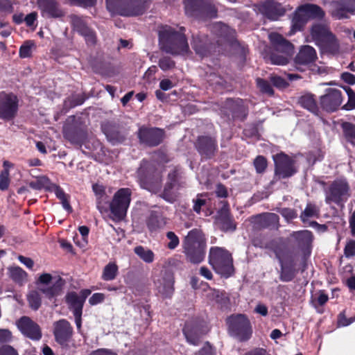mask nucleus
Instances as JSON below:
<instances>
[{
  "mask_svg": "<svg viewBox=\"0 0 355 355\" xmlns=\"http://www.w3.org/2000/svg\"><path fill=\"white\" fill-rule=\"evenodd\" d=\"M166 237L170 241L169 243L167 244V247L173 250L175 249L180 243L178 237L175 235V234L173 232H168L166 234Z\"/></svg>",
  "mask_w": 355,
  "mask_h": 355,
  "instance_id": "5fc2aeb1",
  "label": "nucleus"
},
{
  "mask_svg": "<svg viewBox=\"0 0 355 355\" xmlns=\"http://www.w3.org/2000/svg\"><path fill=\"white\" fill-rule=\"evenodd\" d=\"M93 191L97 196L98 200L103 199L105 196V189L102 185L94 184Z\"/></svg>",
  "mask_w": 355,
  "mask_h": 355,
  "instance_id": "0e129e2a",
  "label": "nucleus"
},
{
  "mask_svg": "<svg viewBox=\"0 0 355 355\" xmlns=\"http://www.w3.org/2000/svg\"><path fill=\"white\" fill-rule=\"evenodd\" d=\"M38 4L44 16L59 17L63 15L54 0H38Z\"/></svg>",
  "mask_w": 355,
  "mask_h": 355,
  "instance_id": "4be33fe9",
  "label": "nucleus"
},
{
  "mask_svg": "<svg viewBox=\"0 0 355 355\" xmlns=\"http://www.w3.org/2000/svg\"><path fill=\"white\" fill-rule=\"evenodd\" d=\"M342 80L347 84H355V76L349 72H344L341 74Z\"/></svg>",
  "mask_w": 355,
  "mask_h": 355,
  "instance_id": "69168bd1",
  "label": "nucleus"
},
{
  "mask_svg": "<svg viewBox=\"0 0 355 355\" xmlns=\"http://www.w3.org/2000/svg\"><path fill=\"white\" fill-rule=\"evenodd\" d=\"M141 142L149 146L159 145L164 137V131L159 128H141L139 130Z\"/></svg>",
  "mask_w": 355,
  "mask_h": 355,
  "instance_id": "a211bd4d",
  "label": "nucleus"
},
{
  "mask_svg": "<svg viewBox=\"0 0 355 355\" xmlns=\"http://www.w3.org/2000/svg\"><path fill=\"white\" fill-rule=\"evenodd\" d=\"M345 255L347 257H352L355 255V241H351L345 248Z\"/></svg>",
  "mask_w": 355,
  "mask_h": 355,
  "instance_id": "13d9d810",
  "label": "nucleus"
},
{
  "mask_svg": "<svg viewBox=\"0 0 355 355\" xmlns=\"http://www.w3.org/2000/svg\"><path fill=\"white\" fill-rule=\"evenodd\" d=\"M319 209L311 203H308L305 209L302 212L300 218L302 221L305 223L308 221L309 218L313 217H318Z\"/></svg>",
  "mask_w": 355,
  "mask_h": 355,
  "instance_id": "4c0bfd02",
  "label": "nucleus"
},
{
  "mask_svg": "<svg viewBox=\"0 0 355 355\" xmlns=\"http://www.w3.org/2000/svg\"><path fill=\"white\" fill-rule=\"evenodd\" d=\"M309 17L304 10L302 6H300L295 12L292 19V29L293 31H298L302 29L308 21Z\"/></svg>",
  "mask_w": 355,
  "mask_h": 355,
  "instance_id": "c756f323",
  "label": "nucleus"
},
{
  "mask_svg": "<svg viewBox=\"0 0 355 355\" xmlns=\"http://www.w3.org/2000/svg\"><path fill=\"white\" fill-rule=\"evenodd\" d=\"M343 102L342 92L335 88L325 89L324 94L320 97V105L327 112L338 110Z\"/></svg>",
  "mask_w": 355,
  "mask_h": 355,
  "instance_id": "f8f14e48",
  "label": "nucleus"
},
{
  "mask_svg": "<svg viewBox=\"0 0 355 355\" xmlns=\"http://www.w3.org/2000/svg\"><path fill=\"white\" fill-rule=\"evenodd\" d=\"M118 273V266L115 263L107 264L103 271L102 279L105 281H111L115 279Z\"/></svg>",
  "mask_w": 355,
  "mask_h": 355,
  "instance_id": "58836bf2",
  "label": "nucleus"
},
{
  "mask_svg": "<svg viewBox=\"0 0 355 355\" xmlns=\"http://www.w3.org/2000/svg\"><path fill=\"white\" fill-rule=\"evenodd\" d=\"M209 263L214 271L224 277H229L234 272L232 254L225 248L214 246L209 249Z\"/></svg>",
  "mask_w": 355,
  "mask_h": 355,
  "instance_id": "7ed1b4c3",
  "label": "nucleus"
},
{
  "mask_svg": "<svg viewBox=\"0 0 355 355\" xmlns=\"http://www.w3.org/2000/svg\"><path fill=\"white\" fill-rule=\"evenodd\" d=\"M261 12L268 19L277 20L285 14L286 9L279 3L268 1L263 3L259 8Z\"/></svg>",
  "mask_w": 355,
  "mask_h": 355,
  "instance_id": "412c9836",
  "label": "nucleus"
},
{
  "mask_svg": "<svg viewBox=\"0 0 355 355\" xmlns=\"http://www.w3.org/2000/svg\"><path fill=\"white\" fill-rule=\"evenodd\" d=\"M198 148L201 154L210 157L216 150L215 141L208 137H202L198 139Z\"/></svg>",
  "mask_w": 355,
  "mask_h": 355,
  "instance_id": "c85d7f7f",
  "label": "nucleus"
},
{
  "mask_svg": "<svg viewBox=\"0 0 355 355\" xmlns=\"http://www.w3.org/2000/svg\"><path fill=\"white\" fill-rule=\"evenodd\" d=\"M342 128L347 141L355 145V125L349 122H344L342 124Z\"/></svg>",
  "mask_w": 355,
  "mask_h": 355,
  "instance_id": "ea45409f",
  "label": "nucleus"
},
{
  "mask_svg": "<svg viewBox=\"0 0 355 355\" xmlns=\"http://www.w3.org/2000/svg\"><path fill=\"white\" fill-rule=\"evenodd\" d=\"M348 184L343 180L335 181L329 187L326 194L325 201L327 204L331 202L339 203L349 196Z\"/></svg>",
  "mask_w": 355,
  "mask_h": 355,
  "instance_id": "4468645a",
  "label": "nucleus"
},
{
  "mask_svg": "<svg viewBox=\"0 0 355 355\" xmlns=\"http://www.w3.org/2000/svg\"><path fill=\"white\" fill-rule=\"evenodd\" d=\"M354 320V318H347L344 312L340 313L338 317V327H346L352 324Z\"/></svg>",
  "mask_w": 355,
  "mask_h": 355,
  "instance_id": "4d7b16f0",
  "label": "nucleus"
},
{
  "mask_svg": "<svg viewBox=\"0 0 355 355\" xmlns=\"http://www.w3.org/2000/svg\"><path fill=\"white\" fill-rule=\"evenodd\" d=\"M299 103L311 112L318 114V107L313 95L306 94L301 96L299 99Z\"/></svg>",
  "mask_w": 355,
  "mask_h": 355,
  "instance_id": "72a5a7b5",
  "label": "nucleus"
},
{
  "mask_svg": "<svg viewBox=\"0 0 355 355\" xmlns=\"http://www.w3.org/2000/svg\"><path fill=\"white\" fill-rule=\"evenodd\" d=\"M181 31L184 28H181ZM160 49L173 55L185 54L189 51V45L182 32H178L173 28L164 26L159 31Z\"/></svg>",
  "mask_w": 355,
  "mask_h": 355,
  "instance_id": "f257e3e1",
  "label": "nucleus"
},
{
  "mask_svg": "<svg viewBox=\"0 0 355 355\" xmlns=\"http://www.w3.org/2000/svg\"><path fill=\"white\" fill-rule=\"evenodd\" d=\"M154 283L158 292L164 297H170L173 293L174 279L169 273H162Z\"/></svg>",
  "mask_w": 355,
  "mask_h": 355,
  "instance_id": "aec40b11",
  "label": "nucleus"
},
{
  "mask_svg": "<svg viewBox=\"0 0 355 355\" xmlns=\"http://www.w3.org/2000/svg\"><path fill=\"white\" fill-rule=\"evenodd\" d=\"M17 325L19 331L26 337L38 340L42 337V332L39 325L26 316L21 317Z\"/></svg>",
  "mask_w": 355,
  "mask_h": 355,
  "instance_id": "f3484780",
  "label": "nucleus"
},
{
  "mask_svg": "<svg viewBox=\"0 0 355 355\" xmlns=\"http://www.w3.org/2000/svg\"><path fill=\"white\" fill-rule=\"evenodd\" d=\"M104 300V295L103 293H94L89 298V302L92 305H96L98 303H101Z\"/></svg>",
  "mask_w": 355,
  "mask_h": 355,
  "instance_id": "e2e57ef3",
  "label": "nucleus"
},
{
  "mask_svg": "<svg viewBox=\"0 0 355 355\" xmlns=\"http://www.w3.org/2000/svg\"><path fill=\"white\" fill-rule=\"evenodd\" d=\"M317 58L315 49L311 46H303L295 57V64L307 65L315 60Z\"/></svg>",
  "mask_w": 355,
  "mask_h": 355,
  "instance_id": "5701e85b",
  "label": "nucleus"
},
{
  "mask_svg": "<svg viewBox=\"0 0 355 355\" xmlns=\"http://www.w3.org/2000/svg\"><path fill=\"white\" fill-rule=\"evenodd\" d=\"M346 91L349 96L347 106H349L351 109H354L355 108V93L349 87L346 89Z\"/></svg>",
  "mask_w": 355,
  "mask_h": 355,
  "instance_id": "774afa93",
  "label": "nucleus"
},
{
  "mask_svg": "<svg viewBox=\"0 0 355 355\" xmlns=\"http://www.w3.org/2000/svg\"><path fill=\"white\" fill-rule=\"evenodd\" d=\"M137 178L142 188L154 193L160 191L162 175L153 164L143 161L137 171Z\"/></svg>",
  "mask_w": 355,
  "mask_h": 355,
  "instance_id": "39448f33",
  "label": "nucleus"
},
{
  "mask_svg": "<svg viewBox=\"0 0 355 355\" xmlns=\"http://www.w3.org/2000/svg\"><path fill=\"white\" fill-rule=\"evenodd\" d=\"M53 327L55 339L58 343L63 345L71 338L73 328L67 320L61 319L55 322Z\"/></svg>",
  "mask_w": 355,
  "mask_h": 355,
  "instance_id": "6ab92c4d",
  "label": "nucleus"
},
{
  "mask_svg": "<svg viewBox=\"0 0 355 355\" xmlns=\"http://www.w3.org/2000/svg\"><path fill=\"white\" fill-rule=\"evenodd\" d=\"M193 48L196 53L199 54L200 56H205L208 49L207 46L202 43V40L198 37L193 38Z\"/></svg>",
  "mask_w": 355,
  "mask_h": 355,
  "instance_id": "a18cd8bd",
  "label": "nucleus"
},
{
  "mask_svg": "<svg viewBox=\"0 0 355 355\" xmlns=\"http://www.w3.org/2000/svg\"><path fill=\"white\" fill-rule=\"evenodd\" d=\"M135 253L144 262L152 263L154 261V253L152 250L143 246H137L134 249Z\"/></svg>",
  "mask_w": 355,
  "mask_h": 355,
  "instance_id": "c9c22d12",
  "label": "nucleus"
},
{
  "mask_svg": "<svg viewBox=\"0 0 355 355\" xmlns=\"http://www.w3.org/2000/svg\"><path fill=\"white\" fill-rule=\"evenodd\" d=\"M347 6H340L334 11V16L338 19L348 18L347 12L354 13L355 12V0H347Z\"/></svg>",
  "mask_w": 355,
  "mask_h": 355,
  "instance_id": "f704fd0d",
  "label": "nucleus"
},
{
  "mask_svg": "<svg viewBox=\"0 0 355 355\" xmlns=\"http://www.w3.org/2000/svg\"><path fill=\"white\" fill-rule=\"evenodd\" d=\"M51 189L54 191L56 197L60 200L68 196L64 191L57 184H53Z\"/></svg>",
  "mask_w": 355,
  "mask_h": 355,
  "instance_id": "680f3d73",
  "label": "nucleus"
},
{
  "mask_svg": "<svg viewBox=\"0 0 355 355\" xmlns=\"http://www.w3.org/2000/svg\"><path fill=\"white\" fill-rule=\"evenodd\" d=\"M254 166L257 173H263L267 166V161L263 156H258L254 161Z\"/></svg>",
  "mask_w": 355,
  "mask_h": 355,
  "instance_id": "603ef678",
  "label": "nucleus"
},
{
  "mask_svg": "<svg viewBox=\"0 0 355 355\" xmlns=\"http://www.w3.org/2000/svg\"><path fill=\"white\" fill-rule=\"evenodd\" d=\"M159 66L162 70L166 71L173 69L175 67V62L170 58L164 57L159 60Z\"/></svg>",
  "mask_w": 355,
  "mask_h": 355,
  "instance_id": "864d4df0",
  "label": "nucleus"
},
{
  "mask_svg": "<svg viewBox=\"0 0 355 355\" xmlns=\"http://www.w3.org/2000/svg\"><path fill=\"white\" fill-rule=\"evenodd\" d=\"M207 298L218 304H225L227 300L225 293L216 289H209L207 293Z\"/></svg>",
  "mask_w": 355,
  "mask_h": 355,
  "instance_id": "a19ab883",
  "label": "nucleus"
},
{
  "mask_svg": "<svg viewBox=\"0 0 355 355\" xmlns=\"http://www.w3.org/2000/svg\"><path fill=\"white\" fill-rule=\"evenodd\" d=\"M70 19L73 28L84 37L87 45L96 44V33L88 27L87 22L83 17L73 15L70 16Z\"/></svg>",
  "mask_w": 355,
  "mask_h": 355,
  "instance_id": "2eb2a0df",
  "label": "nucleus"
},
{
  "mask_svg": "<svg viewBox=\"0 0 355 355\" xmlns=\"http://www.w3.org/2000/svg\"><path fill=\"white\" fill-rule=\"evenodd\" d=\"M132 191L128 188L120 189L114 196L110 207L117 220L124 218L131 200Z\"/></svg>",
  "mask_w": 355,
  "mask_h": 355,
  "instance_id": "1a4fd4ad",
  "label": "nucleus"
},
{
  "mask_svg": "<svg viewBox=\"0 0 355 355\" xmlns=\"http://www.w3.org/2000/svg\"><path fill=\"white\" fill-rule=\"evenodd\" d=\"M229 330L241 341L248 340L252 333V327L248 318L243 314L232 315L227 318Z\"/></svg>",
  "mask_w": 355,
  "mask_h": 355,
  "instance_id": "6e6552de",
  "label": "nucleus"
},
{
  "mask_svg": "<svg viewBox=\"0 0 355 355\" xmlns=\"http://www.w3.org/2000/svg\"><path fill=\"white\" fill-rule=\"evenodd\" d=\"M331 34L329 28L323 24H315L311 29V38L318 46L326 40Z\"/></svg>",
  "mask_w": 355,
  "mask_h": 355,
  "instance_id": "a878e982",
  "label": "nucleus"
},
{
  "mask_svg": "<svg viewBox=\"0 0 355 355\" xmlns=\"http://www.w3.org/2000/svg\"><path fill=\"white\" fill-rule=\"evenodd\" d=\"M49 180L45 176H40L35 180L29 182V186L35 190H41L49 184Z\"/></svg>",
  "mask_w": 355,
  "mask_h": 355,
  "instance_id": "49530a36",
  "label": "nucleus"
},
{
  "mask_svg": "<svg viewBox=\"0 0 355 355\" xmlns=\"http://www.w3.org/2000/svg\"><path fill=\"white\" fill-rule=\"evenodd\" d=\"M270 80L274 86L278 87V88H284L287 86L286 81L279 76H272L270 78Z\"/></svg>",
  "mask_w": 355,
  "mask_h": 355,
  "instance_id": "bf43d9fd",
  "label": "nucleus"
},
{
  "mask_svg": "<svg viewBox=\"0 0 355 355\" xmlns=\"http://www.w3.org/2000/svg\"><path fill=\"white\" fill-rule=\"evenodd\" d=\"M107 139L112 144H116L123 141L124 137L117 131H110L104 130Z\"/></svg>",
  "mask_w": 355,
  "mask_h": 355,
  "instance_id": "8fccbe9b",
  "label": "nucleus"
},
{
  "mask_svg": "<svg viewBox=\"0 0 355 355\" xmlns=\"http://www.w3.org/2000/svg\"><path fill=\"white\" fill-rule=\"evenodd\" d=\"M34 46L35 44L32 41L26 42L19 49L20 57L24 58L30 57Z\"/></svg>",
  "mask_w": 355,
  "mask_h": 355,
  "instance_id": "de8ad7c7",
  "label": "nucleus"
},
{
  "mask_svg": "<svg viewBox=\"0 0 355 355\" xmlns=\"http://www.w3.org/2000/svg\"><path fill=\"white\" fill-rule=\"evenodd\" d=\"M275 164V175L279 179L286 178L295 173L293 161L286 154L279 153L273 156Z\"/></svg>",
  "mask_w": 355,
  "mask_h": 355,
  "instance_id": "ddd939ff",
  "label": "nucleus"
},
{
  "mask_svg": "<svg viewBox=\"0 0 355 355\" xmlns=\"http://www.w3.org/2000/svg\"><path fill=\"white\" fill-rule=\"evenodd\" d=\"M0 355H18L17 351L10 345L0 347Z\"/></svg>",
  "mask_w": 355,
  "mask_h": 355,
  "instance_id": "052dcab7",
  "label": "nucleus"
},
{
  "mask_svg": "<svg viewBox=\"0 0 355 355\" xmlns=\"http://www.w3.org/2000/svg\"><path fill=\"white\" fill-rule=\"evenodd\" d=\"M18 110L17 97L12 94L0 93V119L5 121L13 119Z\"/></svg>",
  "mask_w": 355,
  "mask_h": 355,
  "instance_id": "9b49d317",
  "label": "nucleus"
},
{
  "mask_svg": "<svg viewBox=\"0 0 355 355\" xmlns=\"http://www.w3.org/2000/svg\"><path fill=\"white\" fill-rule=\"evenodd\" d=\"M322 50L332 54L339 51L340 44L336 37L331 33L327 39L318 45Z\"/></svg>",
  "mask_w": 355,
  "mask_h": 355,
  "instance_id": "2f4dec72",
  "label": "nucleus"
},
{
  "mask_svg": "<svg viewBox=\"0 0 355 355\" xmlns=\"http://www.w3.org/2000/svg\"><path fill=\"white\" fill-rule=\"evenodd\" d=\"M147 224L150 230L155 231L164 227L165 223L161 216L151 214Z\"/></svg>",
  "mask_w": 355,
  "mask_h": 355,
  "instance_id": "c03bdc74",
  "label": "nucleus"
},
{
  "mask_svg": "<svg viewBox=\"0 0 355 355\" xmlns=\"http://www.w3.org/2000/svg\"><path fill=\"white\" fill-rule=\"evenodd\" d=\"M147 0H106L107 9L123 16H135L144 13Z\"/></svg>",
  "mask_w": 355,
  "mask_h": 355,
  "instance_id": "423d86ee",
  "label": "nucleus"
},
{
  "mask_svg": "<svg viewBox=\"0 0 355 355\" xmlns=\"http://www.w3.org/2000/svg\"><path fill=\"white\" fill-rule=\"evenodd\" d=\"M187 15L192 17H215L217 10L208 0H187L184 2Z\"/></svg>",
  "mask_w": 355,
  "mask_h": 355,
  "instance_id": "9d476101",
  "label": "nucleus"
},
{
  "mask_svg": "<svg viewBox=\"0 0 355 355\" xmlns=\"http://www.w3.org/2000/svg\"><path fill=\"white\" fill-rule=\"evenodd\" d=\"M10 173L8 168H4L0 173V190H6L10 184Z\"/></svg>",
  "mask_w": 355,
  "mask_h": 355,
  "instance_id": "09e8293b",
  "label": "nucleus"
},
{
  "mask_svg": "<svg viewBox=\"0 0 355 355\" xmlns=\"http://www.w3.org/2000/svg\"><path fill=\"white\" fill-rule=\"evenodd\" d=\"M291 236L296 240L300 246L308 247L313 241L312 233L309 230L293 232Z\"/></svg>",
  "mask_w": 355,
  "mask_h": 355,
  "instance_id": "7c9ffc66",
  "label": "nucleus"
},
{
  "mask_svg": "<svg viewBox=\"0 0 355 355\" xmlns=\"http://www.w3.org/2000/svg\"><path fill=\"white\" fill-rule=\"evenodd\" d=\"M183 333L187 342L193 345H198L199 344L200 336L204 334L198 326H193L190 323L185 324L183 329Z\"/></svg>",
  "mask_w": 355,
  "mask_h": 355,
  "instance_id": "393cba45",
  "label": "nucleus"
},
{
  "mask_svg": "<svg viewBox=\"0 0 355 355\" xmlns=\"http://www.w3.org/2000/svg\"><path fill=\"white\" fill-rule=\"evenodd\" d=\"M255 223L260 227H275L279 223V216L274 213H265L255 217Z\"/></svg>",
  "mask_w": 355,
  "mask_h": 355,
  "instance_id": "cd10ccee",
  "label": "nucleus"
},
{
  "mask_svg": "<svg viewBox=\"0 0 355 355\" xmlns=\"http://www.w3.org/2000/svg\"><path fill=\"white\" fill-rule=\"evenodd\" d=\"M65 302L69 309L73 311V313H83L84 302L78 296V294L74 291L68 293L65 296Z\"/></svg>",
  "mask_w": 355,
  "mask_h": 355,
  "instance_id": "bb28decb",
  "label": "nucleus"
},
{
  "mask_svg": "<svg viewBox=\"0 0 355 355\" xmlns=\"http://www.w3.org/2000/svg\"><path fill=\"white\" fill-rule=\"evenodd\" d=\"M257 85L262 92L270 96L273 94V89L269 83L266 80L261 78H257Z\"/></svg>",
  "mask_w": 355,
  "mask_h": 355,
  "instance_id": "3c124183",
  "label": "nucleus"
},
{
  "mask_svg": "<svg viewBox=\"0 0 355 355\" xmlns=\"http://www.w3.org/2000/svg\"><path fill=\"white\" fill-rule=\"evenodd\" d=\"M216 223L223 231H233L236 228L229 211L226 207H223L218 213L216 218Z\"/></svg>",
  "mask_w": 355,
  "mask_h": 355,
  "instance_id": "b1692460",
  "label": "nucleus"
},
{
  "mask_svg": "<svg viewBox=\"0 0 355 355\" xmlns=\"http://www.w3.org/2000/svg\"><path fill=\"white\" fill-rule=\"evenodd\" d=\"M10 278L19 285L25 284L27 281L28 275L26 271L19 266L10 267L8 269Z\"/></svg>",
  "mask_w": 355,
  "mask_h": 355,
  "instance_id": "473e14b6",
  "label": "nucleus"
},
{
  "mask_svg": "<svg viewBox=\"0 0 355 355\" xmlns=\"http://www.w3.org/2000/svg\"><path fill=\"white\" fill-rule=\"evenodd\" d=\"M268 37L275 51L270 56L271 63L277 65L286 64L294 53L293 45L277 33H271Z\"/></svg>",
  "mask_w": 355,
  "mask_h": 355,
  "instance_id": "20e7f679",
  "label": "nucleus"
},
{
  "mask_svg": "<svg viewBox=\"0 0 355 355\" xmlns=\"http://www.w3.org/2000/svg\"><path fill=\"white\" fill-rule=\"evenodd\" d=\"M27 300L30 307L33 310H37L41 305V297L38 291H31L27 295Z\"/></svg>",
  "mask_w": 355,
  "mask_h": 355,
  "instance_id": "37998d69",
  "label": "nucleus"
},
{
  "mask_svg": "<svg viewBox=\"0 0 355 355\" xmlns=\"http://www.w3.org/2000/svg\"><path fill=\"white\" fill-rule=\"evenodd\" d=\"M275 252L276 256L279 259L281 262V274H280V279L283 282H290L294 277V272L292 270L288 269L284 266L282 263V261L281 259L280 253L277 250H275Z\"/></svg>",
  "mask_w": 355,
  "mask_h": 355,
  "instance_id": "79ce46f5",
  "label": "nucleus"
},
{
  "mask_svg": "<svg viewBox=\"0 0 355 355\" xmlns=\"http://www.w3.org/2000/svg\"><path fill=\"white\" fill-rule=\"evenodd\" d=\"M19 261L25 265L28 268L32 269L34 266V261L29 257H26L22 255L18 257Z\"/></svg>",
  "mask_w": 355,
  "mask_h": 355,
  "instance_id": "338daca9",
  "label": "nucleus"
},
{
  "mask_svg": "<svg viewBox=\"0 0 355 355\" xmlns=\"http://www.w3.org/2000/svg\"><path fill=\"white\" fill-rule=\"evenodd\" d=\"M304 10L306 12L309 19V18H322L324 13L323 10L317 5L315 4H305L302 6Z\"/></svg>",
  "mask_w": 355,
  "mask_h": 355,
  "instance_id": "e433bc0d",
  "label": "nucleus"
},
{
  "mask_svg": "<svg viewBox=\"0 0 355 355\" xmlns=\"http://www.w3.org/2000/svg\"><path fill=\"white\" fill-rule=\"evenodd\" d=\"M182 245L183 252L188 261L198 264L203 261L206 240L201 230L198 229L191 230L184 238Z\"/></svg>",
  "mask_w": 355,
  "mask_h": 355,
  "instance_id": "f03ea898",
  "label": "nucleus"
},
{
  "mask_svg": "<svg viewBox=\"0 0 355 355\" xmlns=\"http://www.w3.org/2000/svg\"><path fill=\"white\" fill-rule=\"evenodd\" d=\"M64 283L59 275L53 276L47 272L42 273L36 282L39 291L49 300L62 294Z\"/></svg>",
  "mask_w": 355,
  "mask_h": 355,
  "instance_id": "0eeeda50",
  "label": "nucleus"
},
{
  "mask_svg": "<svg viewBox=\"0 0 355 355\" xmlns=\"http://www.w3.org/2000/svg\"><path fill=\"white\" fill-rule=\"evenodd\" d=\"M178 180V173L177 170L174 169L168 173L164 191L160 195L164 200L171 203L175 201L178 198L176 190L179 189L180 187Z\"/></svg>",
  "mask_w": 355,
  "mask_h": 355,
  "instance_id": "dca6fc26",
  "label": "nucleus"
},
{
  "mask_svg": "<svg viewBox=\"0 0 355 355\" xmlns=\"http://www.w3.org/2000/svg\"><path fill=\"white\" fill-rule=\"evenodd\" d=\"M279 213L286 220H290L297 217V212L290 208L281 209Z\"/></svg>",
  "mask_w": 355,
  "mask_h": 355,
  "instance_id": "6e6d98bb",
  "label": "nucleus"
}]
</instances>
